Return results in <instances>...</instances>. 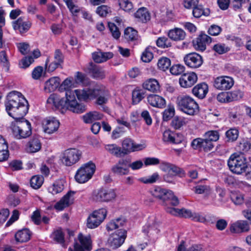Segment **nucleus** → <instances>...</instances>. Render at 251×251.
Listing matches in <instances>:
<instances>
[{"label": "nucleus", "instance_id": "obj_17", "mask_svg": "<svg viewBox=\"0 0 251 251\" xmlns=\"http://www.w3.org/2000/svg\"><path fill=\"white\" fill-rule=\"evenodd\" d=\"M14 29L21 34L26 32L31 27V23L25 17H21L12 22Z\"/></svg>", "mask_w": 251, "mask_h": 251}, {"label": "nucleus", "instance_id": "obj_28", "mask_svg": "<svg viewBox=\"0 0 251 251\" xmlns=\"http://www.w3.org/2000/svg\"><path fill=\"white\" fill-rule=\"evenodd\" d=\"M41 148V143L37 137L31 138L25 146V151L28 153H35L39 151Z\"/></svg>", "mask_w": 251, "mask_h": 251}, {"label": "nucleus", "instance_id": "obj_6", "mask_svg": "<svg viewBox=\"0 0 251 251\" xmlns=\"http://www.w3.org/2000/svg\"><path fill=\"white\" fill-rule=\"evenodd\" d=\"M81 155L80 151L75 148H70L61 153L60 160L64 165L70 167L77 163Z\"/></svg>", "mask_w": 251, "mask_h": 251}, {"label": "nucleus", "instance_id": "obj_13", "mask_svg": "<svg viewBox=\"0 0 251 251\" xmlns=\"http://www.w3.org/2000/svg\"><path fill=\"white\" fill-rule=\"evenodd\" d=\"M92 249V240L90 235L79 233L74 245V251H86Z\"/></svg>", "mask_w": 251, "mask_h": 251}, {"label": "nucleus", "instance_id": "obj_24", "mask_svg": "<svg viewBox=\"0 0 251 251\" xmlns=\"http://www.w3.org/2000/svg\"><path fill=\"white\" fill-rule=\"evenodd\" d=\"M112 172L119 176L127 175L129 173L128 166V160L121 159L118 161L112 168Z\"/></svg>", "mask_w": 251, "mask_h": 251}, {"label": "nucleus", "instance_id": "obj_18", "mask_svg": "<svg viewBox=\"0 0 251 251\" xmlns=\"http://www.w3.org/2000/svg\"><path fill=\"white\" fill-rule=\"evenodd\" d=\"M122 151L125 153L139 151L144 149L146 145L144 144H135L130 138H125L122 142Z\"/></svg>", "mask_w": 251, "mask_h": 251}, {"label": "nucleus", "instance_id": "obj_46", "mask_svg": "<svg viewBox=\"0 0 251 251\" xmlns=\"http://www.w3.org/2000/svg\"><path fill=\"white\" fill-rule=\"evenodd\" d=\"M210 11L208 9H203L201 5L195 6L193 8V15L195 18H200L202 15L207 16L209 15Z\"/></svg>", "mask_w": 251, "mask_h": 251}, {"label": "nucleus", "instance_id": "obj_4", "mask_svg": "<svg viewBox=\"0 0 251 251\" xmlns=\"http://www.w3.org/2000/svg\"><path fill=\"white\" fill-rule=\"evenodd\" d=\"M150 193L154 197L161 200L164 204L169 203L173 206H176L179 203L177 198L170 190L156 186L151 190Z\"/></svg>", "mask_w": 251, "mask_h": 251}, {"label": "nucleus", "instance_id": "obj_53", "mask_svg": "<svg viewBox=\"0 0 251 251\" xmlns=\"http://www.w3.org/2000/svg\"><path fill=\"white\" fill-rule=\"evenodd\" d=\"M185 68L183 65L177 64L173 65L170 68V71L173 75H178L184 72Z\"/></svg>", "mask_w": 251, "mask_h": 251}, {"label": "nucleus", "instance_id": "obj_30", "mask_svg": "<svg viewBox=\"0 0 251 251\" xmlns=\"http://www.w3.org/2000/svg\"><path fill=\"white\" fill-rule=\"evenodd\" d=\"M158 226L159 224L155 221L154 219L153 218L150 220L148 223L144 226L143 231L147 233L149 236L155 235L159 232Z\"/></svg>", "mask_w": 251, "mask_h": 251}, {"label": "nucleus", "instance_id": "obj_62", "mask_svg": "<svg viewBox=\"0 0 251 251\" xmlns=\"http://www.w3.org/2000/svg\"><path fill=\"white\" fill-rule=\"evenodd\" d=\"M109 12H110V8L106 5H102L98 7L96 12L100 16H105Z\"/></svg>", "mask_w": 251, "mask_h": 251}, {"label": "nucleus", "instance_id": "obj_15", "mask_svg": "<svg viewBox=\"0 0 251 251\" xmlns=\"http://www.w3.org/2000/svg\"><path fill=\"white\" fill-rule=\"evenodd\" d=\"M234 82L233 78L228 76H221L215 79L214 86L219 90H227L232 87Z\"/></svg>", "mask_w": 251, "mask_h": 251}, {"label": "nucleus", "instance_id": "obj_63", "mask_svg": "<svg viewBox=\"0 0 251 251\" xmlns=\"http://www.w3.org/2000/svg\"><path fill=\"white\" fill-rule=\"evenodd\" d=\"M144 163L146 166L156 165L160 163V160L155 157H146L144 159Z\"/></svg>", "mask_w": 251, "mask_h": 251}, {"label": "nucleus", "instance_id": "obj_3", "mask_svg": "<svg viewBox=\"0 0 251 251\" xmlns=\"http://www.w3.org/2000/svg\"><path fill=\"white\" fill-rule=\"evenodd\" d=\"M176 104L178 108L183 113L193 116L199 112V106L196 100L189 96L177 97Z\"/></svg>", "mask_w": 251, "mask_h": 251}, {"label": "nucleus", "instance_id": "obj_51", "mask_svg": "<svg viewBox=\"0 0 251 251\" xmlns=\"http://www.w3.org/2000/svg\"><path fill=\"white\" fill-rule=\"evenodd\" d=\"M152 48L151 47H147L143 52L141 59L144 62H149L153 57L152 52Z\"/></svg>", "mask_w": 251, "mask_h": 251}, {"label": "nucleus", "instance_id": "obj_2", "mask_svg": "<svg viewBox=\"0 0 251 251\" xmlns=\"http://www.w3.org/2000/svg\"><path fill=\"white\" fill-rule=\"evenodd\" d=\"M5 106L8 114L16 120L23 118L28 109L27 100L22 93L15 91L7 95Z\"/></svg>", "mask_w": 251, "mask_h": 251}, {"label": "nucleus", "instance_id": "obj_33", "mask_svg": "<svg viewBox=\"0 0 251 251\" xmlns=\"http://www.w3.org/2000/svg\"><path fill=\"white\" fill-rule=\"evenodd\" d=\"M143 87L152 93H158L160 91V84L154 78H150L146 80L143 84Z\"/></svg>", "mask_w": 251, "mask_h": 251}, {"label": "nucleus", "instance_id": "obj_37", "mask_svg": "<svg viewBox=\"0 0 251 251\" xmlns=\"http://www.w3.org/2000/svg\"><path fill=\"white\" fill-rule=\"evenodd\" d=\"M134 16L140 21L146 23L150 20V14L147 9L145 7L139 8L135 13Z\"/></svg>", "mask_w": 251, "mask_h": 251}, {"label": "nucleus", "instance_id": "obj_27", "mask_svg": "<svg viewBox=\"0 0 251 251\" xmlns=\"http://www.w3.org/2000/svg\"><path fill=\"white\" fill-rule=\"evenodd\" d=\"M61 79L58 76H53L48 79L44 84V90L46 93L55 91L60 84Z\"/></svg>", "mask_w": 251, "mask_h": 251}, {"label": "nucleus", "instance_id": "obj_57", "mask_svg": "<svg viewBox=\"0 0 251 251\" xmlns=\"http://www.w3.org/2000/svg\"><path fill=\"white\" fill-rule=\"evenodd\" d=\"M213 50L218 53L221 54L225 53L229 50V48L225 44L218 43L215 45L213 47Z\"/></svg>", "mask_w": 251, "mask_h": 251}, {"label": "nucleus", "instance_id": "obj_1", "mask_svg": "<svg viewBox=\"0 0 251 251\" xmlns=\"http://www.w3.org/2000/svg\"><path fill=\"white\" fill-rule=\"evenodd\" d=\"M76 87L73 77L66 78L60 83L59 87L60 91H66L65 97L60 98L56 94H52L48 99L47 103L62 113H65L67 110L77 114L84 112L86 109V106L77 101L74 93L71 91L72 88Z\"/></svg>", "mask_w": 251, "mask_h": 251}, {"label": "nucleus", "instance_id": "obj_42", "mask_svg": "<svg viewBox=\"0 0 251 251\" xmlns=\"http://www.w3.org/2000/svg\"><path fill=\"white\" fill-rule=\"evenodd\" d=\"M105 148L110 153L117 157L121 156L123 153L121 148L116 144H108Z\"/></svg>", "mask_w": 251, "mask_h": 251}, {"label": "nucleus", "instance_id": "obj_14", "mask_svg": "<svg viewBox=\"0 0 251 251\" xmlns=\"http://www.w3.org/2000/svg\"><path fill=\"white\" fill-rule=\"evenodd\" d=\"M162 140L166 144H179L184 140V136L180 133L167 129L163 132Z\"/></svg>", "mask_w": 251, "mask_h": 251}, {"label": "nucleus", "instance_id": "obj_19", "mask_svg": "<svg viewBox=\"0 0 251 251\" xmlns=\"http://www.w3.org/2000/svg\"><path fill=\"white\" fill-rule=\"evenodd\" d=\"M198 80L197 74L193 72L185 73L179 79V83L181 87L189 88L195 84Z\"/></svg>", "mask_w": 251, "mask_h": 251}, {"label": "nucleus", "instance_id": "obj_34", "mask_svg": "<svg viewBox=\"0 0 251 251\" xmlns=\"http://www.w3.org/2000/svg\"><path fill=\"white\" fill-rule=\"evenodd\" d=\"M102 117L103 115L101 113L96 111H92L82 116L81 118L84 123L91 124L95 121L101 120Z\"/></svg>", "mask_w": 251, "mask_h": 251}, {"label": "nucleus", "instance_id": "obj_41", "mask_svg": "<svg viewBox=\"0 0 251 251\" xmlns=\"http://www.w3.org/2000/svg\"><path fill=\"white\" fill-rule=\"evenodd\" d=\"M188 122L187 118L183 117H175L172 121V126L175 129H179Z\"/></svg>", "mask_w": 251, "mask_h": 251}, {"label": "nucleus", "instance_id": "obj_61", "mask_svg": "<svg viewBox=\"0 0 251 251\" xmlns=\"http://www.w3.org/2000/svg\"><path fill=\"white\" fill-rule=\"evenodd\" d=\"M9 213V211L7 208H4L0 210V227L6 221Z\"/></svg>", "mask_w": 251, "mask_h": 251}, {"label": "nucleus", "instance_id": "obj_5", "mask_svg": "<svg viewBox=\"0 0 251 251\" xmlns=\"http://www.w3.org/2000/svg\"><path fill=\"white\" fill-rule=\"evenodd\" d=\"M96 170V165L92 161L82 165L76 171L75 179L79 183H84L90 179Z\"/></svg>", "mask_w": 251, "mask_h": 251}, {"label": "nucleus", "instance_id": "obj_56", "mask_svg": "<svg viewBox=\"0 0 251 251\" xmlns=\"http://www.w3.org/2000/svg\"><path fill=\"white\" fill-rule=\"evenodd\" d=\"M204 137L213 143V142H216L219 139V134L217 131L210 130L205 133Z\"/></svg>", "mask_w": 251, "mask_h": 251}, {"label": "nucleus", "instance_id": "obj_8", "mask_svg": "<svg viewBox=\"0 0 251 251\" xmlns=\"http://www.w3.org/2000/svg\"><path fill=\"white\" fill-rule=\"evenodd\" d=\"M107 211L105 208H100L93 211L87 219L86 226L88 228L98 227L106 218Z\"/></svg>", "mask_w": 251, "mask_h": 251}, {"label": "nucleus", "instance_id": "obj_58", "mask_svg": "<svg viewBox=\"0 0 251 251\" xmlns=\"http://www.w3.org/2000/svg\"><path fill=\"white\" fill-rule=\"evenodd\" d=\"M119 4L123 10L129 12L133 8L132 3L128 0H120Z\"/></svg>", "mask_w": 251, "mask_h": 251}, {"label": "nucleus", "instance_id": "obj_54", "mask_svg": "<svg viewBox=\"0 0 251 251\" xmlns=\"http://www.w3.org/2000/svg\"><path fill=\"white\" fill-rule=\"evenodd\" d=\"M237 148L239 151L246 152L250 150L251 144L247 140L242 139L239 142Z\"/></svg>", "mask_w": 251, "mask_h": 251}, {"label": "nucleus", "instance_id": "obj_23", "mask_svg": "<svg viewBox=\"0 0 251 251\" xmlns=\"http://www.w3.org/2000/svg\"><path fill=\"white\" fill-rule=\"evenodd\" d=\"M74 192H68L54 205V208L57 210L61 211L72 204L74 201Z\"/></svg>", "mask_w": 251, "mask_h": 251}, {"label": "nucleus", "instance_id": "obj_43", "mask_svg": "<svg viewBox=\"0 0 251 251\" xmlns=\"http://www.w3.org/2000/svg\"><path fill=\"white\" fill-rule=\"evenodd\" d=\"M145 92L142 89H134L132 93V102L134 104L138 103L145 97Z\"/></svg>", "mask_w": 251, "mask_h": 251}, {"label": "nucleus", "instance_id": "obj_44", "mask_svg": "<svg viewBox=\"0 0 251 251\" xmlns=\"http://www.w3.org/2000/svg\"><path fill=\"white\" fill-rule=\"evenodd\" d=\"M175 114V109L174 106L172 104H169L162 113L163 121H169L173 117Z\"/></svg>", "mask_w": 251, "mask_h": 251}, {"label": "nucleus", "instance_id": "obj_29", "mask_svg": "<svg viewBox=\"0 0 251 251\" xmlns=\"http://www.w3.org/2000/svg\"><path fill=\"white\" fill-rule=\"evenodd\" d=\"M185 218H190L193 220L201 223L206 221L205 218L200 213L192 212L190 210L182 208L180 210V216Z\"/></svg>", "mask_w": 251, "mask_h": 251}, {"label": "nucleus", "instance_id": "obj_49", "mask_svg": "<svg viewBox=\"0 0 251 251\" xmlns=\"http://www.w3.org/2000/svg\"><path fill=\"white\" fill-rule=\"evenodd\" d=\"M125 38L128 41H133L137 37V31L132 27L126 28L124 32Z\"/></svg>", "mask_w": 251, "mask_h": 251}, {"label": "nucleus", "instance_id": "obj_31", "mask_svg": "<svg viewBox=\"0 0 251 251\" xmlns=\"http://www.w3.org/2000/svg\"><path fill=\"white\" fill-rule=\"evenodd\" d=\"M208 91V87L205 83H199L192 89L193 95L200 99L205 98Z\"/></svg>", "mask_w": 251, "mask_h": 251}, {"label": "nucleus", "instance_id": "obj_47", "mask_svg": "<svg viewBox=\"0 0 251 251\" xmlns=\"http://www.w3.org/2000/svg\"><path fill=\"white\" fill-rule=\"evenodd\" d=\"M159 178L158 173L155 172L151 176L139 178L138 180L145 184H151L155 182Z\"/></svg>", "mask_w": 251, "mask_h": 251}, {"label": "nucleus", "instance_id": "obj_7", "mask_svg": "<svg viewBox=\"0 0 251 251\" xmlns=\"http://www.w3.org/2000/svg\"><path fill=\"white\" fill-rule=\"evenodd\" d=\"M117 197L116 189L100 188L93 193V199L100 202H110L115 201Z\"/></svg>", "mask_w": 251, "mask_h": 251}, {"label": "nucleus", "instance_id": "obj_22", "mask_svg": "<svg viewBox=\"0 0 251 251\" xmlns=\"http://www.w3.org/2000/svg\"><path fill=\"white\" fill-rule=\"evenodd\" d=\"M147 100L148 104L153 107L163 109L166 105V101L165 98L158 95L150 94L147 97Z\"/></svg>", "mask_w": 251, "mask_h": 251}, {"label": "nucleus", "instance_id": "obj_25", "mask_svg": "<svg viewBox=\"0 0 251 251\" xmlns=\"http://www.w3.org/2000/svg\"><path fill=\"white\" fill-rule=\"evenodd\" d=\"M191 145L195 149H202L205 151H210L214 146L213 143L205 137L204 139L199 138L193 140Z\"/></svg>", "mask_w": 251, "mask_h": 251}, {"label": "nucleus", "instance_id": "obj_9", "mask_svg": "<svg viewBox=\"0 0 251 251\" xmlns=\"http://www.w3.org/2000/svg\"><path fill=\"white\" fill-rule=\"evenodd\" d=\"M14 136L17 139L25 138L31 134V127L30 123L25 120L21 123L12 126Z\"/></svg>", "mask_w": 251, "mask_h": 251}, {"label": "nucleus", "instance_id": "obj_12", "mask_svg": "<svg viewBox=\"0 0 251 251\" xmlns=\"http://www.w3.org/2000/svg\"><path fill=\"white\" fill-rule=\"evenodd\" d=\"M75 93L79 100L86 101L95 99L97 96L101 94L102 91L98 88H86L83 89L75 90Z\"/></svg>", "mask_w": 251, "mask_h": 251}, {"label": "nucleus", "instance_id": "obj_64", "mask_svg": "<svg viewBox=\"0 0 251 251\" xmlns=\"http://www.w3.org/2000/svg\"><path fill=\"white\" fill-rule=\"evenodd\" d=\"M235 153H232L229 157L227 165L229 170L233 174L235 173Z\"/></svg>", "mask_w": 251, "mask_h": 251}, {"label": "nucleus", "instance_id": "obj_32", "mask_svg": "<svg viewBox=\"0 0 251 251\" xmlns=\"http://www.w3.org/2000/svg\"><path fill=\"white\" fill-rule=\"evenodd\" d=\"M168 36L170 39L173 41H179L185 39L186 33L182 29L176 27L169 31Z\"/></svg>", "mask_w": 251, "mask_h": 251}, {"label": "nucleus", "instance_id": "obj_38", "mask_svg": "<svg viewBox=\"0 0 251 251\" xmlns=\"http://www.w3.org/2000/svg\"><path fill=\"white\" fill-rule=\"evenodd\" d=\"M64 182L63 180L56 181L48 187V192L52 195H55L61 192L64 188Z\"/></svg>", "mask_w": 251, "mask_h": 251}, {"label": "nucleus", "instance_id": "obj_20", "mask_svg": "<svg viewBox=\"0 0 251 251\" xmlns=\"http://www.w3.org/2000/svg\"><path fill=\"white\" fill-rule=\"evenodd\" d=\"M211 41L210 37L201 33L193 41V45L196 50L202 51L206 49V46L209 44Z\"/></svg>", "mask_w": 251, "mask_h": 251}, {"label": "nucleus", "instance_id": "obj_50", "mask_svg": "<svg viewBox=\"0 0 251 251\" xmlns=\"http://www.w3.org/2000/svg\"><path fill=\"white\" fill-rule=\"evenodd\" d=\"M43 181L44 178L42 176H35L30 179V185L33 188L37 189L42 186Z\"/></svg>", "mask_w": 251, "mask_h": 251}, {"label": "nucleus", "instance_id": "obj_10", "mask_svg": "<svg viewBox=\"0 0 251 251\" xmlns=\"http://www.w3.org/2000/svg\"><path fill=\"white\" fill-rule=\"evenodd\" d=\"M126 237V231L120 228L112 233L108 239V244L113 249H116L122 246Z\"/></svg>", "mask_w": 251, "mask_h": 251}, {"label": "nucleus", "instance_id": "obj_55", "mask_svg": "<svg viewBox=\"0 0 251 251\" xmlns=\"http://www.w3.org/2000/svg\"><path fill=\"white\" fill-rule=\"evenodd\" d=\"M66 6L74 17H77L78 13L80 12H81V10H82L77 5L75 4L73 1L67 4Z\"/></svg>", "mask_w": 251, "mask_h": 251}, {"label": "nucleus", "instance_id": "obj_36", "mask_svg": "<svg viewBox=\"0 0 251 251\" xmlns=\"http://www.w3.org/2000/svg\"><path fill=\"white\" fill-rule=\"evenodd\" d=\"M31 232L27 228L20 230L15 235V239L19 242H25L28 241L31 237Z\"/></svg>", "mask_w": 251, "mask_h": 251}, {"label": "nucleus", "instance_id": "obj_26", "mask_svg": "<svg viewBox=\"0 0 251 251\" xmlns=\"http://www.w3.org/2000/svg\"><path fill=\"white\" fill-rule=\"evenodd\" d=\"M159 168L161 171L169 174L172 172V175H184L183 171L181 169L170 163L162 162L159 166Z\"/></svg>", "mask_w": 251, "mask_h": 251}, {"label": "nucleus", "instance_id": "obj_21", "mask_svg": "<svg viewBox=\"0 0 251 251\" xmlns=\"http://www.w3.org/2000/svg\"><path fill=\"white\" fill-rule=\"evenodd\" d=\"M60 126L59 121L54 117H49L43 122L44 131L46 133L50 134L56 132Z\"/></svg>", "mask_w": 251, "mask_h": 251}, {"label": "nucleus", "instance_id": "obj_11", "mask_svg": "<svg viewBox=\"0 0 251 251\" xmlns=\"http://www.w3.org/2000/svg\"><path fill=\"white\" fill-rule=\"evenodd\" d=\"M244 174L248 179H251V164L247 165L244 154L236 155V174Z\"/></svg>", "mask_w": 251, "mask_h": 251}, {"label": "nucleus", "instance_id": "obj_52", "mask_svg": "<svg viewBox=\"0 0 251 251\" xmlns=\"http://www.w3.org/2000/svg\"><path fill=\"white\" fill-rule=\"evenodd\" d=\"M250 229L248 223L245 221H238L236 222V232H247Z\"/></svg>", "mask_w": 251, "mask_h": 251}, {"label": "nucleus", "instance_id": "obj_40", "mask_svg": "<svg viewBox=\"0 0 251 251\" xmlns=\"http://www.w3.org/2000/svg\"><path fill=\"white\" fill-rule=\"evenodd\" d=\"M90 71L93 77L97 79H102L105 77L103 70L97 65L91 66Z\"/></svg>", "mask_w": 251, "mask_h": 251}, {"label": "nucleus", "instance_id": "obj_48", "mask_svg": "<svg viewBox=\"0 0 251 251\" xmlns=\"http://www.w3.org/2000/svg\"><path fill=\"white\" fill-rule=\"evenodd\" d=\"M156 44L157 47L163 49L168 48L172 46L170 39L165 36L159 37L156 41Z\"/></svg>", "mask_w": 251, "mask_h": 251}, {"label": "nucleus", "instance_id": "obj_16", "mask_svg": "<svg viewBox=\"0 0 251 251\" xmlns=\"http://www.w3.org/2000/svg\"><path fill=\"white\" fill-rule=\"evenodd\" d=\"M184 61L186 65L192 69L199 68L203 63L202 57L195 52L186 54L184 57Z\"/></svg>", "mask_w": 251, "mask_h": 251}, {"label": "nucleus", "instance_id": "obj_60", "mask_svg": "<svg viewBox=\"0 0 251 251\" xmlns=\"http://www.w3.org/2000/svg\"><path fill=\"white\" fill-rule=\"evenodd\" d=\"M144 164V162L141 160H136L131 163L128 161V168H131L133 171L141 169L143 167Z\"/></svg>", "mask_w": 251, "mask_h": 251}, {"label": "nucleus", "instance_id": "obj_59", "mask_svg": "<svg viewBox=\"0 0 251 251\" xmlns=\"http://www.w3.org/2000/svg\"><path fill=\"white\" fill-rule=\"evenodd\" d=\"M108 27L112 34V36L115 39H118L121 35V33L119 31L118 27L115 25V24L112 23H108Z\"/></svg>", "mask_w": 251, "mask_h": 251}, {"label": "nucleus", "instance_id": "obj_39", "mask_svg": "<svg viewBox=\"0 0 251 251\" xmlns=\"http://www.w3.org/2000/svg\"><path fill=\"white\" fill-rule=\"evenodd\" d=\"M126 223V220L123 218H119L112 220L106 225V229L108 231L113 230L124 226Z\"/></svg>", "mask_w": 251, "mask_h": 251}, {"label": "nucleus", "instance_id": "obj_45", "mask_svg": "<svg viewBox=\"0 0 251 251\" xmlns=\"http://www.w3.org/2000/svg\"><path fill=\"white\" fill-rule=\"evenodd\" d=\"M170 66L171 60L167 57H161L158 60L157 67L160 70L165 71L169 69Z\"/></svg>", "mask_w": 251, "mask_h": 251}, {"label": "nucleus", "instance_id": "obj_35", "mask_svg": "<svg viewBox=\"0 0 251 251\" xmlns=\"http://www.w3.org/2000/svg\"><path fill=\"white\" fill-rule=\"evenodd\" d=\"M113 54L111 52H103L100 51L94 52L92 54V57L97 63H102L106 61L107 60L112 58Z\"/></svg>", "mask_w": 251, "mask_h": 251}]
</instances>
